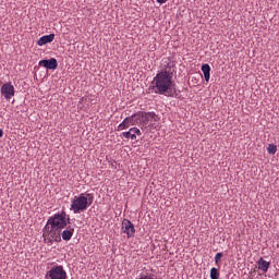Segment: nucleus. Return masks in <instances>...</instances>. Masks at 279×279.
<instances>
[{"label": "nucleus", "mask_w": 279, "mask_h": 279, "mask_svg": "<svg viewBox=\"0 0 279 279\" xmlns=\"http://www.w3.org/2000/svg\"><path fill=\"white\" fill-rule=\"evenodd\" d=\"M161 66L162 70L154 77L150 89H153L155 94L168 96L169 92L174 87L172 75L175 65L170 59H163Z\"/></svg>", "instance_id": "nucleus-1"}, {"label": "nucleus", "mask_w": 279, "mask_h": 279, "mask_svg": "<svg viewBox=\"0 0 279 279\" xmlns=\"http://www.w3.org/2000/svg\"><path fill=\"white\" fill-rule=\"evenodd\" d=\"M90 204H93V197H90V194H80L78 196H74L72 199L70 210L74 214H80L87 210Z\"/></svg>", "instance_id": "nucleus-2"}, {"label": "nucleus", "mask_w": 279, "mask_h": 279, "mask_svg": "<svg viewBox=\"0 0 279 279\" xmlns=\"http://www.w3.org/2000/svg\"><path fill=\"white\" fill-rule=\"evenodd\" d=\"M61 231L62 230H60L47 222L43 229L44 242L47 245H53V242L62 241Z\"/></svg>", "instance_id": "nucleus-3"}, {"label": "nucleus", "mask_w": 279, "mask_h": 279, "mask_svg": "<svg viewBox=\"0 0 279 279\" xmlns=\"http://www.w3.org/2000/svg\"><path fill=\"white\" fill-rule=\"evenodd\" d=\"M47 223L62 231V229L66 228V225L71 223V217L63 209L49 217Z\"/></svg>", "instance_id": "nucleus-4"}, {"label": "nucleus", "mask_w": 279, "mask_h": 279, "mask_svg": "<svg viewBox=\"0 0 279 279\" xmlns=\"http://www.w3.org/2000/svg\"><path fill=\"white\" fill-rule=\"evenodd\" d=\"M138 124L142 130H146V132H151L153 121L156 120V114L154 112H137Z\"/></svg>", "instance_id": "nucleus-5"}, {"label": "nucleus", "mask_w": 279, "mask_h": 279, "mask_svg": "<svg viewBox=\"0 0 279 279\" xmlns=\"http://www.w3.org/2000/svg\"><path fill=\"white\" fill-rule=\"evenodd\" d=\"M66 270H64L63 266H53L50 270H48L44 277V279H66Z\"/></svg>", "instance_id": "nucleus-6"}, {"label": "nucleus", "mask_w": 279, "mask_h": 279, "mask_svg": "<svg viewBox=\"0 0 279 279\" xmlns=\"http://www.w3.org/2000/svg\"><path fill=\"white\" fill-rule=\"evenodd\" d=\"M0 92L7 100H11L15 96V87L11 83L2 85Z\"/></svg>", "instance_id": "nucleus-7"}, {"label": "nucleus", "mask_w": 279, "mask_h": 279, "mask_svg": "<svg viewBox=\"0 0 279 279\" xmlns=\"http://www.w3.org/2000/svg\"><path fill=\"white\" fill-rule=\"evenodd\" d=\"M122 230L124 233H126L128 238L134 236L135 228H134V225L130 220L123 219Z\"/></svg>", "instance_id": "nucleus-8"}, {"label": "nucleus", "mask_w": 279, "mask_h": 279, "mask_svg": "<svg viewBox=\"0 0 279 279\" xmlns=\"http://www.w3.org/2000/svg\"><path fill=\"white\" fill-rule=\"evenodd\" d=\"M39 66H44L47 70H56L58 69V60L56 58H51L50 60H41L38 62Z\"/></svg>", "instance_id": "nucleus-9"}, {"label": "nucleus", "mask_w": 279, "mask_h": 279, "mask_svg": "<svg viewBox=\"0 0 279 279\" xmlns=\"http://www.w3.org/2000/svg\"><path fill=\"white\" fill-rule=\"evenodd\" d=\"M136 135L141 136L142 132L137 128H131L128 132H123L122 136L125 138H131L132 141H136Z\"/></svg>", "instance_id": "nucleus-10"}, {"label": "nucleus", "mask_w": 279, "mask_h": 279, "mask_svg": "<svg viewBox=\"0 0 279 279\" xmlns=\"http://www.w3.org/2000/svg\"><path fill=\"white\" fill-rule=\"evenodd\" d=\"M73 233H75V228L69 226L65 230L61 231V238L64 241H70L73 238Z\"/></svg>", "instance_id": "nucleus-11"}, {"label": "nucleus", "mask_w": 279, "mask_h": 279, "mask_svg": "<svg viewBox=\"0 0 279 279\" xmlns=\"http://www.w3.org/2000/svg\"><path fill=\"white\" fill-rule=\"evenodd\" d=\"M53 39H56V35L49 34V35H46V36H43L41 38H39V40L37 41V45L43 47L49 43H52Z\"/></svg>", "instance_id": "nucleus-12"}, {"label": "nucleus", "mask_w": 279, "mask_h": 279, "mask_svg": "<svg viewBox=\"0 0 279 279\" xmlns=\"http://www.w3.org/2000/svg\"><path fill=\"white\" fill-rule=\"evenodd\" d=\"M257 265H258V269L260 271H264V274H267L270 267V263L266 262L263 257L259 258V260L257 262Z\"/></svg>", "instance_id": "nucleus-13"}, {"label": "nucleus", "mask_w": 279, "mask_h": 279, "mask_svg": "<svg viewBox=\"0 0 279 279\" xmlns=\"http://www.w3.org/2000/svg\"><path fill=\"white\" fill-rule=\"evenodd\" d=\"M124 121H126L130 126L138 124V112L125 118Z\"/></svg>", "instance_id": "nucleus-14"}, {"label": "nucleus", "mask_w": 279, "mask_h": 279, "mask_svg": "<svg viewBox=\"0 0 279 279\" xmlns=\"http://www.w3.org/2000/svg\"><path fill=\"white\" fill-rule=\"evenodd\" d=\"M78 104H87V106H90V104H97V99L93 96H85L80 99Z\"/></svg>", "instance_id": "nucleus-15"}, {"label": "nucleus", "mask_w": 279, "mask_h": 279, "mask_svg": "<svg viewBox=\"0 0 279 279\" xmlns=\"http://www.w3.org/2000/svg\"><path fill=\"white\" fill-rule=\"evenodd\" d=\"M137 279H157L156 276L151 272H149L148 270H143Z\"/></svg>", "instance_id": "nucleus-16"}, {"label": "nucleus", "mask_w": 279, "mask_h": 279, "mask_svg": "<svg viewBox=\"0 0 279 279\" xmlns=\"http://www.w3.org/2000/svg\"><path fill=\"white\" fill-rule=\"evenodd\" d=\"M210 66L208 64H203L202 65V71L204 73V77L206 82H209L210 78Z\"/></svg>", "instance_id": "nucleus-17"}, {"label": "nucleus", "mask_w": 279, "mask_h": 279, "mask_svg": "<svg viewBox=\"0 0 279 279\" xmlns=\"http://www.w3.org/2000/svg\"><path fill=\"white\" fill-rule=\"evenodd\" d=\"M129 123L125 121V119L122 121V123H120L117 128L118 131H123L126 130L129 128Z\"/></svg>", "instance_id": "nucleus-18"}, {"label": "nucleus", "mask_w": 279, "mask_h": 279, "mask_svg": "<svg viewBox=\"0 0 279 279\" xmlns=\"http://www.w3.org/2000/svg\"><path fill=\"white\" fill-rule=\"evenodd\" d=\"M210 278L211 279H219V271H218V269L217 268H211V270H210Z\"/></svg>", "instance_id": "nucleus-19"}, {"label": "nucleus", "mask_w": 279, "mask_h": 279, "mask_svg": "<svg viewBox=\"0 0 279 279\" xmlns=\"http://www.w3.org/2000/svg\"><path fill=\"white\" fill-rule=\"evenodd\" d=\"M268 153L271 155H275L277 153V146L274 144H270L267 148Z\"/></svg>", "instance_id": "nucleus-20"}, {"label": "nucleus", "mask_w": 279, "mask_h": 279, "mask_svg": "<svg viewBox=\"0 0 279 279\" xmlns=\"http://www.w3.org/2000/svg\"><path fill=\"white\" fill-rule=\"evenodd\" d=\"M223 254L222 253H217L215 256V263L218 265L219 260L222 258Z\"/></svg>", "instance_id": "nucleus-21"}, {"label": "nucleus", "mask_w": 279, "mask_h": 279, "mask_svg": "<svg viewBox=\"0 0 279 279\" xmlns=\"http://www.w3.org/2000/svg\"><path fill=\"white\" fill-rule=\"evenodd\" d=\"M168 0H157L159 4H165Z\"/></svg>", "instance_id": "nucleus-22"}, {"label": "nucleus", "mask_w": 279, "mask_h": 279, "mask_svg": "<svg viewBox=\"0 0 279 279\" xmlns=\"http://www.w3.org/2000/svg\"><path fill=\"white\" fill-rule=\"evenodd\" d=\"M3 135H4V132L3 130L0 129V138L3 137Z\"/></svg>", "instance_id": "nucleus-23"}]
</instances>
